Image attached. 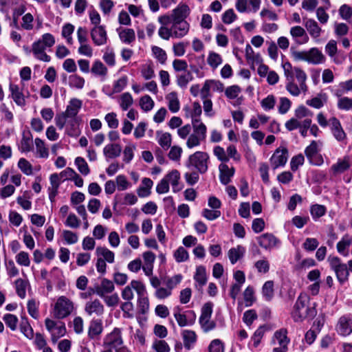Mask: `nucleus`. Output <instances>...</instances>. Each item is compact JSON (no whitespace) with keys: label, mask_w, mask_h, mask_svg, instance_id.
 <instances>
[{"label":"nucleus","mask_w":352,"mask_h":352,"mask_svg":"<svg viewBox=\"0 0 352 352\" xmlns=\"http://www.w3.org/2000/svg\"><path fill=\"white\" fill-rule=\"evenodd\" d=\"M287 333V330L283 329L276 331L274 336V338L278 340L279 345L280 347H283V349H288L287 344L289 342Z\"/></svg>","instance_id":"45"},{"label":"nucleus","mask_w":352,"mask_h":352,"mask_svg":"<svg viewBox=\"0 0 352 352\" xmlns=\"http://www.w3.org/2000/svg\"><path fill=\"white\" fill-rule=\"evenodd\" d=\"M115 289L113 283L107 279L103 278L100 285L96 287V294L100 297H104V295L111 293Z\"/></svg>","instance_id":"29"},{"label":"nucleus","mask_w":352,"mask_h":352,"mask_svg":"<svg viewBox=\"0 0 352 352\" xmlns=\"http://www.w3.org/2000/svg\"><path fill=\"white\" fill-rule=\"evenodd\" d=\"M122 147L118 144H109L103 148V154L108 158H116L120 155Z\"/></svg>","instance_id":"34"},{"label":"nucleus","mask_w":352,"mask_h":352,"mask_svg":"<svg viewBox=\"0 0 352 352\" xmlns=\"http://www.w3.org/2000/svg\"><path fill=\"white\" fill-rule=\"evenodd\" d=\"M168 101V107L169 110L173 113H177L180 108L179 101L176 93L171 92L166 97Z\"/></svg>","instance_id":"41"},{"label":"nucleus","mask_w":352,"mask_h":352,"mask_svg":"<svg viewBox=\"0 0 352 352\" xmlns=\"http://www.w3.org/2000/svg\"><path fill=\"white\" fill-rule=\"evenodd\" d=\"M213 309V303L208 302L201 308V314L199 317V324L201 329L206 333L212 330L215 327V322L210 320Z\"/></svg>","instance_id":"5"},{"label":"nucleus","mask_w":352,"mask_h":352,"mask_svg":"<svg viewBox=\"0 0 352 352\" xmlns=\"http://www.w3.org/2000/svg\"><path fill=\"white\" fill-rule=\"evenodd\" d=\"M182 309L179 306L173 308V316L179 327L188 326L187 318L185 313H182Z\"/></svg>","instance_id":"43"},{"label":"nucleus","mask_w":352,"mask_h":352,"mask_svg":"<svg viewBox=\"0 0 352 352\" xmlns=\"http://www.w3.org/2000/svg\"><path fill=\"white\" fill-rule=\"evenodd\" d=\"M244 252V248L239 245L236 248H231L228 252V257L230 262L232 264L236 263L243 256Z\"/></svg>","instance_id":"46"},{"label":"nucleus","mask_w":352,"mask_h":352,"mask_svg":"<svg viewBox=\"0 0 352 352\" xmlns=\"http://www.w3.org/2000/svg\"><path fill=\"white\" fill-rule=\"evenodd\" d=\"M259 245L265 249L271 250L279 243V240L272 234L265 233L257 238Z\"/></svg>","instance_id":"20"},{"label":"nucleus","mask_w":352,"mask_h":352,"mask_svg":"<svg viewBox=\"0 0 352 352\" xmlns=\"http://www.w3.org/2000/svg\"><path fill=\"white\" fill-rule=\"evenodd\" d=\"M254 267L258 273L266 274L270 270V263L266 258H263L255 262Z\"/></svg>","instance_id":"60"},{"label":"nucleus","mask_w":352,"mask_h":352,"mask_svg":"<svg viewBox=\"0 0 352 352\" xmlns=\"http://www.w3.org/2000/svg\"><path fill=\"white\" fill-rule=\"evenodd\" d=\"M85 311L89 316L92 315L100 316L104 314V307L98 299H95L86 302L85 305Z\"/></svg>","instance_id":"18"},{"label":"nucleus","mask_w":352,"mask_h":352,"mask_svg":"<svg viewBox=\"0 0 352 352\" xmlns=\"http://www.w3.org/2000/svg\"><path fill=\"white\" fill-rule=\"evenodd\" d=\"M164 178L168 182V184H170L174 192H177L181 190L179 186V180L180 179V174L178 170H173L168 173Z\"/></svg>","instance_id":"37"},{"label":"nucleus","mask_w":352,"mask_h":352,"mask_svg":"<svg viewBox=\"0 0 352 352\" xmlns=\"http://www.w3.org/2000/svg\"><path fill=\"white\" fill-rule=\"evenodd\" d=\"M55 38L50 33H45L41 37L34 41L32 45V52L35 58L48 63L51 58L45 52L47 48L52 47L55 44Z\"/></svg>","instance_id":"2"},{"label":"nucleus","mask_w":352,"mask_h":352,"mask_svg":"<svg viewBox=\"0 0 352 352\" xmlns=\"http://www.w3.org/2000/svg\"><path fill=\"white\" fill-rule=\"evenodd\" d=\"M152 52L154 57L161 63L164 64L167 59L166 52L160 47H152Z\"/></svg>","instance_id":"62"},{"label":"nucleus","mask_w":352,"mask_h":352,"mask_svg":"<svg viewBox=\"0 0 352 352\" xmlns=\"http://www.w3.org/2000/svg\"><path fill=\"white\" fill-rule=\"evenodd\" d=\"M182 274H175L171 277H166L164 280V285L172 292L182 280Z\"/></svg>","instance_id":"47"},{"label":"nucleus","mask_w":352,"mask_h":352,"mask_svg":"<svg viewBox=\"0 0 352 352\" xmlns=\"http://www.w3.org/2000/svg\"><path fill=\"white\" fill-rule=\"evenodd\" d=\"M338 108L344 111H349L352 109V98L340 97L338 100Z\"/></svg>","instance_id":"64"},{"label":"nucleus","mask_w":352,"mask_h":352,"mask_svg":"<svg viewBox=\"0 0 352 352\" xmlns=\"http://www.w3.org/2000/svg\"><path fill=\"white\" fill-rule=\"evenodd\" d=\"M96 254L98 256H102V258L109 263H113L114 262V253L105 247H98L96 250Z\"/></svg>","instance_id":"42"},{"label":"nucleus","mask_w":352,"mask_h":352,"mask_svg":"<svg viewBox=\"0 0 352 352\" xmlns=\"http://www.w3.org/2000/svg\"><path fill=\"white\" fill-rule=\"evenodd\" d=\"M27 285L28 283L21 278H19L15 281L16 294L21 298H24L26 296Z\"/></svg>","instance_id":"61"},{"label":"nucleus","mask_w":352,"mask_h":352,"mask_svg":"<svg viewBox=\"0 0 352 352\" xmlns=\"http://www.w3.org/2000/svg\"><path fill=\"white\" fill-rule=\"evenodd\" d=\"M173 256L177 263L185 262L188 259L187 250L182 246L179 247L173 253Z\"/></svg>","instance_id":"53"},{"label":"nucleus","mask_w":352,"mask_h":352,"mask_svg":"<svg viewBox=\"0 0 352 352\" xmlns=\"http://www.w3.org/2000/svg\"><path fill=\"white\" fill-rule=\"evenodd\" d=\"M331 267L335 272L338 280L340 283H344L348 278L349 271L346 264L342 263L340 259L337 256H330L328 258Z\"/></svg>","instance_id":"9"},{"label":"nucleus","mask_w":352,"mask_h":352,"mask_svg":"<svg viewBox=\"0 0 352 352\" xmlns=\"http://www.w3.org/2000/svg\"><path fill=\"white\" fill-rule=\"evenodd\" d=\"M282 67L287 81L294 80V78H296L297 80H307V74L300 67H292L289 62L283 63Z\"/></svg>","instance_id":"11"},{"label":"nucleus","mask_w":352,"mask_h":352,"mask_svg":"<svg viewBox=\"0 0 352 352\" xmlns=\"http://www.w3.org/2000/svg\"><path fill=\"white\" fill-rule=\"evenodd\" d=\"M123 340L121 335V330L119 328H114L104 338L103 346L107 349L118 350L122 347Z\"/></svg>","instance_id":"8"},{"label":"nucleus","mask_w":352,"mask_h":352,"mask_svg":"<svg viewBox=\"0 0 352 352\" xmlns=\"http://www.w3.org/2000/svg\"><path fill=\"white\" fill-rule=\"evenodd\" d=\"M20 329L22 333L28 339H32L34 336L33 329L26 319H22L20 324Z\"/></svg>","instance_id":"63"},{"label":"nucleus","mask_w":352,"mask_h":352,"mask_svg":"<svg viewBox=\"0 0 352 352\" xmlns=\"http://www.w3.org/2000/svg\"><path fill=\"white\" fill-rule=\"evenodd\" d=\"M80 118H69L65 126V133L70 137H78L81 131L79 127Z\"/></svg>","instance_id":"27"},{"label":"nucleus","mask_w":352,"mask_h":352,"mask_svg":"<svg viewBox=\"0 0 352 352\" xmlns=\"http://www.w3.org/2000/svg\"><path fill=\"white\" fill-rule=\"evenodd\" d=\"M15 260L18 265L23 267H29L30 265V255L25 251H21L15 256Z\"/></svg>","instance_id":"50"},{"label":"nucleus","mask_w":352,"mask_h":352,"mask_svg":"<svg viewBox=\"0 0 352 352\" xmlns=\"http://www.w3.org/2000/svg\"><path fill=\"white\" fill-rule=\"evenodd\" d=\"M187 168L188 171L185 173V178L188 184H195L198 179V152L189 157Z\"/></svg>","instance_id":"10"},{"label":"nucleus","mask_w":352,"mask_h":352,"mask_svg":"<svg viewBox=\"0 0 352 352\" xmlns=\"http://www.w3.org/2000/svg\"><path fill=\"white\" fill-rule=\"evenodd\" d=\"M190 9L186 4H179L175 8L172 14L168 16H164L159 18L161 23L166 25L173 21H185V19L188 15Z\"/></svg>","instance_id":"6"},{"label":"nucleus","mask_w":352,"mask_h":352,"mask_svg":"<svg viewBox=\"0 0 352 352\" xmlns=\"http://www.w3.org/2000/svg\"><path fill=\"white\" fill-rule=\"evenodd\" d=\"M304 25L312 38H316L320 36L322 29L314 19L304 20Z\"/></svg>","instance_id":"28"},{"label":"nucleus","mask_w":352,"mask_h":352,"mask_svg":"<svg viewBox=\"0 0 352 352\" xmlns=\"http://www.w3.org/2000/svg\"><path fill=\"white\" fill-rule=\"evenodd\" d=\"M326 58L322 52L316 47L307 51L306 62L313 65H320L325 62Z\"/></svg>","instance_id":"19"},{"label":"nucleus","mask_w":352,"mask_h":352,"mask_svg":"<svg viewBox=\"0 0 352 352\" xmlns=\"http://www.w3.org/2000/svg\"><path fill=\"white\" fill-rule=\"evenodd\" d=\"M75 164L81 174L84 175H87L89 173V168L88 166L87 163L83 157H77L75 159Z\"/></svg>","instance_id":"59"},{"label":"nucleus","mask_w":352,"mask_h":352,"mask_svg":"<svg viewBox=\"0 0 352 352\" xmlns=\"http://www.w3.org/2000/svg\"><path fill=\"white\" fill-rule=\"evenodd\" d=\"M338 331L342 336H349L352 333V317L349 316H342L338 321Z\"/></svg>","instance_id":"23"},{"label":"nucleus","mask_w":352,"mask_h":352,"mask_svg":"<svg viewBox=\"0 0 352 352\" xmlns=\"http://www.w3.org/2000/svg\"><path fill=\"white\" fill-rule=\"evenodd\" d=\"M103 331L102 322L100 319H93L91 320L88 329V336L94 339L102 333Z\"/></svg>","instance_id":"31"},{"label":"nucleus","mask_w":352,"mask_h":352,"mask_svg":"<svg viewBox=\"0 0 352 352\" xmlns=\"http://www.w3.org/2000/svg\"><path fill=\"white\" fill-rule=\"evenodd\" d=\"M184 347L190 349L194 346L197 341V334L190 330H184L182 333Z\"/></svg>","instance_id":"35"},{"label":"nucleus","mask_w":352,"mask_h":352,"mask_svg":"<svg viewBox=\"0 0 352 352\" xmlns=\"http://www.w3.org/2000/svg\"><path fill=\"white\" fill-rule=\"evenodd\" d=\"M310 298L305 293L298 297L292 311V317L295 322H302L307 318H314L316 315V303L309 305Z\"/></svg>","instance_id":"1"},{"label":"nucleus","mask_w":352,"mask_h":352,"mask_svg":"<svg viewBox=\"0 0 352 352\" xmlns=\"http://www.w3.org/2000/svg\"><path fill=\"white\" fill-rule=\"evenodd\" d=\"M45 324L47 330L51 334V340L54 343H56L66 333V327L63 322H56L50 318H46L45 320Z\"/></svg>","instance_id":"7"},{"label":"nucleus","mask_w":352,"mask_h":352,"mask_svg":"<svg viewBox=\"0 0 352 352\" xmlns=\"http://www.w3.org/2000/svg\"><path fill=\"white\" fill-rule=\"evenodd\" d=\"M117 32L121 41L126 44H130L135 39V31L131 28H118Z\"/></svg>","instance_id":"32"},{"label":"nucleus","mask_w":352,"mask_h":352,"mask_svg":"<svg viewBox=\"0 0 352 352\" xmlns=\"http://www.w3.org/2000/svg\"><path fill=\"white\" fill-rule=\"evenodd\" d=\"M36 156L40 158H47L49 157V149L45 142L39 138L34 140Z\"/></svg>","instance_id":"36"},{"label":"nucleus","mask_w":352,"mask_h":352,"mask_svg":"<svg viewBox=\"0 0 352 352\" xmlns=\"http://www.w3.org/2000/svg\"><path fill=\"white\" fill-rule=\"evenodd\" d=\"M133 103L131 94L129 92L122 94L119 99L120 107L123 111H126Z\"/></svg>","instance_id":"48"},{"label":"nucleus","mask_w":352,"mask_h":352,"mask_svg":"<svg viewBox=\"0 0 352 352\" xmlns=\"http://www.w3.org/2000/svg\"><path fill=\"white\" fill-rule=\"evenodd\" d=\"M91 72L94 76L104 79L108 74V69L100 60H96L92 64Z\"/></svg>","instance_id":"33"},{"label":"nucleus","mask_w":352,"mask_h":352,"mask_svg":"<svg viewBox=\"0 0 352 352\" xmlns=\"http://www.w3.org/2000/svg\"><path fill=\"white\" fill-rule=\"evenodd\" d=\"M352 243V237L349 234L343 236L342 239L337 244L338 252L343 256H347L349 254V248Z\"/></svg>","instance_id":"38"},{"label":"nucleus","mask_w":352,"mask_h":352,"mask_svg":"<svg viewBox=\"0 0 352 352\" xmlns=\"http://www.w3.org/2000/svg\"><path fill=\"white\" fill-rule=\"evenodd\" d=\"M223 89V84L219 81L214 80H206L201 90L202 99L208 98L211 96L212 91H222Z\"/></svg>","instance_id":"16"},{"label":"nucleus","mask_w":352,"mask_h":352,"mask_svg":"<svg viewBox=\"0 0 352 352\" xmlns=\"http://www.w3.org/2000/svg\"><path fill=\"white\" fill-rule=\"evenodd\" d=\"M82 105V100L78 98H72L64 113L69 118H79L77 115Z\"/></svg>","instance_id":"24"},{"label":"nucleus","mask_w":352,"mask_h":352,"mask_svg":"<svg viewBox=\"0 0 352 352\" xmlns=\"http://www.w3.org/2000/svg\"><path fill=\"white\" fill-rule=\"evenodd\" d=\"M219 170L221 183L223 185L228 184L235 173L234 168L229 167L227 164L222 163L219 166Z\"/></svg>","instance_id":"21"},{"label":"nucleus","mask_w":352,"mask_h":352,"mask_svg":"<svg viewBox=\"0 0 352 352\" xmlns=\"http://www.w3.org/2000/svg\"><path fill=\"white\" fill-rule=\"evenodd\" d=\"M104 61L110 67L116 65V55L113 49L107 47L102 56Z\"/></svg>","instance_id":"56"},{"label":"nucleus","mask_w":352,"mask_h":352,"mask_svg":"<svg viewBox=\"0 0 352 352\" xmlns=\"http://www.w3.org/2000/svg\"><path fill=\"white\" fill-rule=\"evenodd\" d=\"M153 185V182L150 178H143L141 185L137 188V194L138 197L141 198L148 197L151 193Z\"/></svg>","instance_id":"30"},{"label":"nucleus","mask_w":352,"mask_h":352,"mask_svg":"<svg viewBox=\"0 0 352 352\" xmlns=\"http://www.w3.org/2000/svg\"><path fill=\"white\" fill-rule=\"evenodd\" d=\"M262 293L267 300H270L274 296V282L272 280L265 282L262 288Z\"/></svg>","instance_id":"57"},{"label":"nucleus","mask_w":352,"mask_h":352,"mask_svg":"<svg viewBox=\"0 0 352 352\" xmlns=\"http://www.w3.org/2000/svg\"><path fill=\"white\" fill-rule=\"evenodd\" d=\"M155 102L148 95H145L140 99V106L141 109L147 112L153 109Z\"/></svg>","instance_id":"51"},{"label":"nucleus","mask_w":352,"mask_h":352,"mask_svg":"<svg viewBox=\"0 0 352 352\" xmlns=\"http://www.w3.org/2000/svg\"><path fill=\"white\" fill-rule=\"evenodd\" d=\"M289 33L293 39L298 44L306 43L309 41L305 30L301 26L296 25L291 28Z\"/></svg>","instance_id":"25"},{"label":"nucleus","mask_w":352,"mask_h":352,"mask_svg":"<svg viewBox=\"0 0 352 352\" xmlns=\"http://www.w3.org/2000/svg\"><path fill=\"white\" fill-rule=\"evenodd\" d=\"M327 209L324 206L320 204H315L311 207V214L314 219H318L324 216L326 213Z\"/></svg>","instance_id":"58"},{"label":"nucleus","mask_w":352,"mask_h":352,"mask_svg":"<svg viewBox=\"0 0 352 352\" xmlns=\"http://www.w3.org/2000/svg\"><path fill=\"white\" fill-rule=\"evenodd\" d=\"M136 149V146L133 144H129L126 145L123 151V161L129 164L133 160L134 157V151Z\"/></svg>","instance_id":"52"},{"label":"nucleus","mask_w":352,"mask_h":352,"mask_svg":"<svg viewBox=\"0 0 352 352\" xmlns=\"http://www.w3.org/2000/svg\"><path fill=\"white\" fill-rule=\"evenodd\" d=\"M193 105H194L193 111H190L189 113H186L187 116H191L192 122H193V126H194L193 133H192L190 135V137L188 138L187 142H186L188 148H192V147L198 145V129L197 128L196 124H195V122L197 121V110L198 109V103L195 102Z\"/></svg>","instance_id":"17"},{"label":"nucleus","mask_w":352,"mask_h":352,"mask_svg":"<svg viewBox=\"0 0 352 352\" xmlns=\"http://www.w3.org/2000/svg\"><path fill=\"white\" fill-rule=\"evenodd\" d=\"M288 158V152L286 148L276 149L270 158V164L273 169L283 166Z\"/></svg>","instance_id":"15"},{"label":"nucleus","mask_w":352,"mask_h":352,"mask_svg":"<svg viewBox=\"0 0 352 352\" xmlns=\"http://www.w3.org/2000/svg\"><path fill=\"white\" fill-rule=\"evenodd\" d=\"M19 168L26 175L33 174V168L32 164L25 158L19 159L18 162Z\"/></svg>","instance_id":"55"},{"label":"nucleus","mask_w":352,"mask_h":352,"mask_svg":"<svg viewBox=\"0 0 352 352\" xmlns=\"http://www.w3.org/2000/svg\"><path fill=\"white\" fill-rule=\"evenodd\" d=\"M331 131L335 139L342 143L346 142L347 136L344 132L340 122L335 117L329 120Z\"/></svg>","instance_id":"14"},{"label":"nucleus","mask_w":352,"mask_h":352,"mask_svg":"<svg viewBox=\"0 0 352 352\" xmlns=\"http://www.w3.org/2000/svg\"><path fill=\"white\" fill-rule=\"evenodd\" d=\"M350 167L349 161L347 157H344L342 160H339L336 164L332 165L331 170L334 175L342 173Z\"/></svg>","instance_id":"39"},{"label":"nucleus","mask_w":352,"mask_h":352,"mask_svg":"<svg viewBox=\"0 0 352 352\" xmlns=\"http://www.w3.org/2000/svg\"><path fill=\"white\" fill-rule=\"evenodd\" d=\"M85 80L84 78L77 75H71L69 77V85L72 88L82 89L84 87Z\"/></svg>","instance_id":"49"},{"label":"nucleus","mask_w":352,"mask_h":352,"mask_svg":"<svg viewBox=\"0 0 352 352\" xmlns=\"http://www.w3.org/2000/svg\"><path fill=\"white\" fill-rule=\"evenodd\" d=\"M327 101V96L324 93H320L318 94L315 98L308 100L306 103L309 106H311L316 109L321 108L324 103Z\"/></svg>","instance_id":"40"},{"label":"nucleus","mask_w":352,"mask_h":352,"mask_svg":"<svg viewBox=\"0 0 352 352\" xmlns=\"http://www.w3.org/2000/svg\"><path fill=\"white\" fill-rule=\"evenodd\" d=\"M132 289L136 291L139 296H144L146 293L144 285L140 281L133 280L122 292V298L124 300L131 301L133 298L134 295Z\"/></svg>","instance_id":"12"},{"label":"nucleus","mask_w":352,"mask_h":352,"mask_svg":"<svg viewBox=\"0 0 352 352\" xmlns=\"http://www.w3.org/2000/svg\"><path fill=\"white\" fill-rule=\"evenodd\" d=\"M170 23L172 24L171 28L173 36L177 38L185 36L188 32L189 25L186 21H173Z\"/></svg>","instance_id":"26"},{"label":"nucleus","mask_w":352,"mask_h":352,"mask_svg":"<svg viewBox=\"0 0 352 352\" xmlns=\"http://www.w3.org/2000/svg\"><path fill=\"white\" fill-rule=\"evenodd\" d=\"M158 144L164 148L168 149L171 144V135L169 133L157 131Z\"/></svg>","instance_id":"44"},{"label":"nucleus","mask_w":352,"mask_h":352,"mask_svg":"<svg viewBox=\"0 0 352 352\" xmlns=\"http://www.w3.org/2000/svg\"><path fill=\"white\" fill-rule=\"evenodd\" d=\"M74 309V304L65 296L58 297L53 307V316L56 319H64L69 316Z\"/></svg>","instance_id":"3"},{"label":"nucleus","mask_w":352,"mask_h":352,"mask_svg":"<svg viewBox=\"0 0 352 352\" xmlns=\"http://www.w3.org/2000/svg\"><path fill=\"white\" fill-rule=\"evenodd\" d=\"M299 83L298 85L294 80L287 81L286 85L287 91L294 96H298L301 92L305 93L307 91L306 80H297Z\"/></svg>","instance_id":"22"},{"label":"nucleus","mask_w":352,"mask_h":352,"mask_svg":"<svg viewBox=\"0 0 352 352\" xmlns=\"http://www.w3.org/2000/svg\"><path fill=\"white\" fill-rule=\"evenodd\" d=\"M93 43L97 46L104 45L107 43V33L104 25L94 26L90 32Z\"/></svg>","instance_id":"13"},{"label":"nucleus","mask_w":352,"mask_h":352,"mask_svg":"<svg viewBox=\"0 0 352 352\" xmlns=\"http://www.w3.org/2000/svg\"><path fill=\"white\" fill-rule=\"evenodd\" d=\"M9 91V97L12 99L17 106L22 107L26 104V98H29L30 92L25 89L24 82H21L20 84L10 82Z\"/></svg>","instance_id":"4"},{"label":"nucleus","mask_w":352,"mask_h":352,"mask_svg":"<svg viewBox=\"0 0 352 352\" xmlns=\"http://www.w3.org/2000/svg\"><path fill=\"white\" fill-rule=\"evenodd\" d=\"M337 50V43L334 40L329 41L325 46V52L331 58H333V62L336 63H340V62L335 58Z\"/></svg>","instance_id":"54"}]
</instances>
